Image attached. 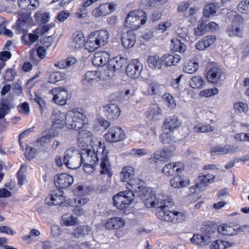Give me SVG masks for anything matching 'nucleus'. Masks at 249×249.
Returning a JSON list of instances; mask_svg holds the SVG:
<instances>
[{"mask_svg":"<svg viewBox=\"0 0 249 249\" xmlns=\"http://www.w3.org/2000/svg\"><path fill=\"white\" fill-rule=\"evenodd\" d=\"M143 184V182L138 178L130 179L126 184V187L129 190L128 192H132L134 194L138 193V196L145 200L146 205L150 204L152 207H156V216L161 220L174 223L186 220V216L184 213L168 210L173 204L172 198L162 193L154 194L150 189L145 188Z\"/></svg>","mask_w":249,"mask_h":249,"instance_id":"nucleus-1","label":"nucleus"},{"mask_svg":"<svg viewBox=\"0 0 249 249\" xmlns=\"http://www.w3.org/2000/svg\"><path fill=\"white\" fill-rule=\"evenodd\" d=\"M98 147L96 151L95 158L98 162H100V166L101 174L107 175L108 177L112 176L111 164L108 156L105 153V145L101 142H98Z\"/></svg>","mask_w":249,"mask_h":249,"instance_id":"nucleus-2","label":"nucleus"},{"mask_svg":"<svg viewBox=\"0 0 249 249\" xmlns=\"http://www.w3.org/2000/svg\"><path fill=\"white\" fill-rule=\"evenodd\" d=\"M125 63V59L121 57H116L112 59H108L107 68L108 72H101L100 70H97L94 71V79L97 77L100 79H104L106 77H112L114 75V72L118 70H120Z\"/></svg>","mask_w":249,"mask_h":249,"instance_id":"nucleus-3","label":"nucleus"},{"mask_svg":"<svg viewBox=\"0 0 249 249\" xmlns=\"http://www.w3.org/2000/svg\"><path fill=\"white\" fill-rule=\"evenodd\" d=\"M86 116L76 110H70L66 114L65 124L68 128L79 130L85 123Z\"/></svg>","mask_w":249,"mask_h":249,"instance_id":"nucleus-4","label":"nucleus"},{"mask_svg":"<svg viewBox=\"0 0 249 249\" xmlns=\"http://www.w3.org/2000/svg\"><path fill=\"white\" fill-rule=\"evenodd\" d=\"M63 162L69 169L78 168L80 167L79 152L71 148L67 149L64 154Z\"/></svg>","mask_w":249,"mask_h":249,"instance_id":"nucleus-5","label":"nucleus"},{"mask_svg":"<svg viewBox=\"0 0 249 249\" xmlns=\"http://www.w3.org/2000/svg\"><path fill=\"white\" fill-rule=\"evenodd\" d=\"M134 195L132 192H121L113 197V204L118 209H124L131 204Z\"/></svg>","mask_w":249,"mask_h":249,"instance_id":"nucleus-6","label":"nucleus"},{"mask_svg":"<svg viewBox=\"0 0 249 249\" xmlns=\"http://www.w3.org/2000/svg\"><path fill=\"white\" fill-rule=\"evenodd\" d=\"M243 24V19L241 16H235L232 20L231 25L228 26L226 33L230 37H242L243 34V28L242 25Z\"/></svg>","mask_w":249,"mask_h":249,"instance_id":"nucleus-7","label":"nucleus"},{"mask_svg":"<svg viewBox=\"0 0 249 249\" xmlns=\"http://www.w3.org/2000/svg\"><path fill=\"white\" fill-rule=\"evenodd\" d=\"M53 95V100L57 105H64L66 104L67 100L69 99L67 90L66 89L59 87L50 90Z\"/></svg>","mask_w":249,"mask_h":249,"instance_id":"nucleus-8","label":"nucleus"},{"mask_svg":"<svg viewBox=\"0 0 249 249\" xmlns=\"http://www.w3.org/2000/svg\"><path fill=\"white\" fill-rule=\"evenodd\" d=\"M63 192L60 190H53L45 200V203L50 206L60 205L65 201Z\"/></svg>","mask_w":249,"mask_h":249,"instance_id":"nucleus-9","label":"nucleus"},{"mask_svg":"<svg viewBox=\"0 0 249 249\" xmlns=\"http://www.w3.org/2000/svg\"><path fill=\"white\" fill-rule=\"evenodd\" d=\"M142 70V66L138 59H134L127 66L126 73L132 79L137 78Z\"/></svg>","mask_w":249,"mask_h":249,"instance_id":"nucleus-10","label":"nucleus"},{"mask_svg":"<svg viewBox=\"0 0 249 249\" xmlns=\"http://www.w3.org/2000/svg\"><path fill=\"white\" fill-rule=\"evenodd\" d=\"M107 141L111 142H116L124 139V133L119 127H112L105 135Z\"/></svg>","mask_w":249,"mask_h":249,"instance_id":"nucleus-11","label":"nucleus"},{"mask_svg":"<svg viewBox=\"0 0 249 249\" xmlns=\"http://www.w3.org/2000/svg\"><path fill=\"white\" fill-rule=\"evenodd\" d=\"M72 176L62 173L54 177V184L58 189H64L69 187L73 182Z\"/></svg>","mask_w":249,"mask_h":249,"instance_id":"nucleus-12","label":"nucleus"},{"mask_svg":"<svg viewBox=\"0 0 249 249\" xmlns=\"http://www.w3.org/2000/svg\"><path fill=\"white\" fill-rule=\"evenodd\" d=\"M92 187L91 186L79 185L74 191V194L78 196L82 195H87L92 191ZM75 202L80 205H85L89 201V199L87 197H78L75 198Z\"/></svg>","mask_w":249,"mask_h":249,"instance_id":"nucleus-13","label":"nucleus"},{"mask_svg":"<svg viewBox=\"0 0 249 249\" xmlns=\"http://www.w3.org/2000/svg\"><path fill=\"white\" fill-rule=\"evenodd\" d=\"M147 118L151 121H157L160 119L162 116V110L156 104H151L145 112Z\"/></svg>","mask_w":249,"mask_h":249,"instance_id":"nucleus-14","label":"nucleus"},{"mask_svg":"<svg viewBox=\"0 0 249 249\" xmlns=\"http://www.w3.org/2000/svg\"><path fill=\"white\" fill-rule=\"evenodd\" d=\"M142 10H138L132 11L129 13L127 16L124 24L126 27L133 29H137L139 28V24H137V18L140 15H142Z\"/></svg>","mask_w":249,"mask_h":249,"instance_id":"nucleus-15","label":"nucleus"},{"mask_svg":"<svg viewBox=\"0 0 249 249\" xmlns=\"http://www.w3.org/2000/svg\"><path fill=\"white\" fill-rule=\"evenodd\" d=\"M105 115L109 120H115L121 113V110L118 106L115 104H109L104 107Z\"/></svg>","mask_w":249,"mask_h":249,"instance_id":"nucleus-16","label":"nucleus"},{"mask_svg":"<svg viewBox=\"0 0 249 249\" xmlns=\"http://www.w3.org/2000/svg\"><path fill=\"white\" fill-rule=\"evenodd\" d=\"M121 40L122 44L125 48H131L136 43V35L132 31L124 32L122 34Z\"/></svg>","mask_w":249,"mask_h":249,"instance_id":"nucleus-17","label":"nucleus"},{"mask_svg":"<svg viewBox=\"0 0 249 249\" xmlns=\"http://www.w3.org/2000/svg\"><path fill=\"white\" fill-rule=\"evenodd\" d=\"M184 169L181 162H175L167 164L162 169V172L167 176H173L175 173H179Z\"/></svg>","mask_w":249,"mask_h":249,"instance_id":"nucleus-18","label":"nucleus"},{"mask_svg":"<svg viewBox=\"0 0 249 249\" xmlns=\"http://www.w3.org/2000/svg\"><path fill=\"white\" fill-rule=\"evenodd\" d=\"M94 37L95 38V44L97 46L96 47L97 49L107 44L108 42L109 34L107 31L102 30L94 32Z\"/></svg>","mask_w":249,"mask_h":249,"instance_id":"nucleus-19","label":"nucleus"},{"mask_svg":"<svg viewBox=\"0 0 249 249\" xmlns=\"http://www.w3.org/2000/svg\"><path fill=\"white\" fill-rule=\"evenodd\" d=\"M124 224V220L123 218L115 216L108 219L105 224V227L108 230L118 229L123 227Z\"/></svg>","mask_w":249,"mask_h":249,"instance_id":"nucleus-20","label":"nucleus"},{"mask_svg":"<svg viewBox=\"0 0 249 249\" xmlns=\"http://www.w3.org/2000/svg\"><path fill=\"white\" fill-rule=\"evenodd\" d=\"M66 114L61 112L57 109L53 110L52 115V120L54 125L58 124L57 127L61 128L65 124Z\"/></svg>","mask_w":249,"mask_h":249,"instance_id":"nucleus-21","label":"nucleus"},{"mask_svg":"<svg viewBox=\"0 0 249 249\" xmlns=\"http://www.w3.org/2000/svg\"><path fill=\"white\" fill-rule=\"evenodd\" d=\"M85 42L84 34L81 31L74 33L72 35L71 44L72 48L76 49L81 48Z\"/></svg>","mask_w":249,"mask_h":249,"instance_id":"nucleus-22","label":"nucleus"},{"mask_svg":"<svg viewBox=\"0 0 249 249\" xmlns=\"http://www.w3.org/2000/svg\"><path fill=\"white\" fill-rule=\"evenodd\" d=\"M181 57L178 54H165L162 56L161 63L167 67L176 65L180 60Z\"/></svg>","mask_w":249,"mask_h":249,"instance_id":"nucleus-23","label":"nucleus"},{"mask_svg":"<svg viewBox=\"0 0 249 249\" xmlns=\"http://www.w3.org/2000/svg\"><path fill=\"white\" fill-rule=\"evenodd\" d=\"M109 54L106 52L94 53V66L102 67L108 62Z\"/></svg>","mask_w":249,"mask_h":249,"instance_id":"nucleus-24","label":"nucleus"},{"mask_svg":"<svg viewBox=\"0 0 249 249\" xmlns=\"http://www.w3.org/2000/svg\"><path fill=\"white\" fill-rule=\"evenodd\" d=\"M181 123L178 118L175 115L167 117L164 122L163 126L164 129H168L172 131L180 125Z\"/></svg>","mask_w":249,"mask_h":249,"instance_id":"nucleus-25","label":"nucleus"},{"mask_svg":"<svg viewBox=\"0 0 249 249\" xmlns=\"http://www.w3.org/2000/svg\"><path fill=\"white\" fill-rule=\"evenodd\" d=\"M221 71L220 69L213 67L207 73V78L209 82L216 84L220 81Z\"/></svg>","mask_w":249,"mask_h":249,"instance_id":"nucleus-26","label":"nucleus"},{"mask_svg":"<svg viewBox=\"0 0 249 249\" xmlns=\"http://www.w3.org/2000/svg\"><path fill=\"white\" fill-rule=\"evenodd\" d=\"M184 41L181 40L178 38H174L171 40L170 48L174 52L183 53L186 50V47L184 42Z\"/></svg>","mask_w":249,"mask_h":249,"instance_id":"nucleus-27","label":"nucleus"},{"mask_svg":"<svg viewBox=\"0 0 249 249\" xmlns=\"http://www.w3.org/2000/svg\"><path fill=\"white\" fill-rule=\"evenodd\" d=\"M80 154V166L83 163L91 162L93 160V151L89 148L81 150Z\"/></svg>","mask_w":249,"mask_h":249,"instance_id":"nucleus-28","label":"nucleus"},{"mask_svg":"<svg viewBox=\"0 0 249 249\" xmlns=\"http://www.w3.org/2000/svg\"><path fill=\"white\" fill-rule=\"evenodd\" d=\"M192 242L198 246H204L208 244L210 241V237L208 235V233L206 234H194L193 237L191 239Z\"/></svg>","mask_w":249,"mask_h":249,"instance_id":"nucleus-29","label":"nucleus"},{"mask_svg":"<svg viewBox=\"0 0 249 249\" xmlns=\"http://www.w3.org/2000/svg\"><path fill=\"white\" fill-rule=\"evenodd\" d=\"M28 17L26 16H21L18 18L16 23L17 24V30L19 33H26L28 31L29 25L27 22Z\"/></svg>","mask_w":249,"mask_h":249,"instance_id":"nucleus-30","label":"nucleus"},{"mask_svg":"<svg viewBox=\"0 0 249 249\" xmlns=\"http://www.w3.org/2000/svg\"><path fill=\"white\" fill-rule=\"evenodd\" d=\"M171 186L175 188H180L185 187L189 184L188 180H184L181 176H176L170 179Z\"/></svg>","mask_w":249,"mask_h":249,"instance_id":"nucleus-31","label":"nucleus"},{"mask_svg":"<svg viewBox=\"0 0 249 249\" xmlns=\"http://www.w3.org/2000/svg\"><path fill=\"white\" fill-rule=\"evenodd\" d=\"M134 176V169L130 166L124 167L120 174L121 180L123 182L129 181Z\"/></svg>","mask_w":249,"mask_h":249,"instance_id":"nucleus-32","label":"nucleus"},{"mask_svg":"<svg viewBox=\"0 0 249 249\" xmlns=\"http://www.w3.org/2000/svg\"><path fill=\"white\" fill-rule=\"evenodd\" d=\"M90 229L88 226H80L75 229L71 233V235L74 238H81L89 233Z\"/></svg>","mask_w":249,"mask_h":249,"instance_id":"nucleus-33","label":"nucleus"},{"mask_svg":"<svg viewBox=\"0 0 249 249\" xmlns=\"http://www.w3.org/2000/svg\"><path fill=\"white\" fill-rule=\"evenodd\" d=\"M160 89V85L156 83L149 84L147 89L142 90V94L144 95L153 96L159 93Z\"/></svg>","mask_w":249,"mask_h":249,"instance_id":"nucleus-34","label":"nucleus"},{"mask_svg":"<svg viewBox=\"0 0 249 249\" xmlns=\"http://www.w3.org/2000/svg\"><path fill=\"white\" fill-rule=\"evenodd\" d=\"M198 68V64L196 61L189 60L184 63L183 71L185 73L192 74L196 71Z\"/></svg>","mask_w":249,"mask_h":249,"instance_id":"nucleus-35","label":"nucleus"},{"mask_svg":"<svg viewBox=\"0 0 249 249\" xmlns=\"http://www.w3.org/2000/svg\"><path fill=\"white\" fill-rule=\"evenodd\" d=\"M218 232L224 235L231 236L236 234V231L231 226L226 224H221L218 227Z\"/></svg>","mask_w":249,"mask_h":249,"instance_id":"nucleus-36","label":"nucleus"},{"mask_svg":"<svg viewBox=\"0 0 249 249\" xmlns=\"http://www.w3.org/2000/svg\"><path fill=\"white\" fill-rule=\"evenodd\" d=\"M190 86L193 89H200L203 88L204 82L200 76H194L189 81Z\"/></svg>","mask_w":249,"mask_h":249,"instance_id":"nucleus-37","label":"nucleus"},{"mask_svg":"<svg viewBox=\"0 0 249 249\" xmlns=\"http://www.w3.org/2000/svg\"><path fill=\"white\" fill-rule=\"evenodd\" d=\"M208 32L206 21L204 20H200L197 24V26L194 30V35L197 36H201Z\"/></svg>","mask_w":249,"mask_h":249,"instance_id":"nucleus-38","label":"nucleus"},{"mask_svg":"<svg viewBox=\"0 0 249 249\" xmlns=\"http://www.w3.org/2000/svg\"><path fill=\"white\" fill-rule=\"evenodd\" d=\"M108 3H106L101 4L98 8L94 10V16L96 17L104 16L110 13L108 8L110 7Z\"/></svg>","mask_w":249,"mask_h":249,"instance_id":"nucleus-39","label":"nucleus"},{"mask_svg":"<svg viewBox=\"0 0 249 249\" xmlns=\"http://www.w3.org/2000/svg\"><path fill=\"white\" fill-rule=\"evenodd\" d=\"M160 58L157 55L149 56L147 59L149 67L152 69H159L161 67V61H159Z\"/></svg>","mask_w":249,"mask_h":249,"instance_id":"nucleus-40","label":"nucleus"},{"mask_svg":"<svg viewBox=\"0 0 249 249\" xmlns=\"http://www.w3.org/2000/svg\"><path fill=\"white\" fill-rule=\"evenodd\" d=\"M17 72L15 70V66H13L11 68L6 69L5 73L2 75V78L5 81H13L17 75Z\"/></svg>","mask_w":249,"mask_h":249,"instance_id":"nucleus-41","label":"nucleus"},{"mask_svg":"<svg viewBox=\"0 0 249 249\" xmlns=\"http://www.w3.org/2000/svg\"><path fill=\"white\" fill-rule=\"evenodd\" d=\"M232 243L229 241L223 240H216L211 245L212 249H225L228 247H231Z\"/></svg>","mask_w":249,"mask_h":249,"instance_id":"nucleus-42","label":"nucleus"},{"mask_svg":"<svg viewBox=\"0 0 249 249\" xmlns=\"http://www.w3.org/2000/svg\"><path fill=\"white\" fill-rule=\"evenodd\" d=\"M93 3V0H85L83 7L80 9V13H77L76 16L79 18H84L88 14V7Z\"/></svg>","mask_w":249,"mask_h":249,"instance_id":"nucleus-43","label":"nucleus"},{"mask_svg":"<svg viewBox=\"0 0 249 249\" xmlns=\"http://www.w3.org/2000/svg\"><path fill=\"white\" fill-rule=\"evenodd\" d=\"M214 176L213 174H208L199 176L198 177V181L200 185H207L209 183L213 182Z\"/></svg>","mask_w":249,"mask_h":249,"instance_id":"nucleus-44","label":"nucleus"},{"mask_svg":"<svg viewBox=\"0 0 249 249\" xmlns=\"http://www.w3.org/2000/svg\"><path fill=\"white\" fill-rule=\"evenodd\" d=\"M213 127L209 124H198L194 127V130L196 133H204L213 131Z\"/></svg>","mask_w":249,"mask_h":249,"instance_id":"nucleus-45","label":"nucleus"},{"mask_svg":"<svg viewBox=\"0 0 249 249\" xmlns=\"http://www.w3.org/2000/svg\"><path fill=\"white\" fill-rule=\"evenodd\" d=\"M93 82V72L92 71H87L83 77L82 82L85 86H91Z\"/></svg>","mask_w":249,"mask_h":249,"instance_id":"nucleus-46","label":"nucleus"},{"mask_svg":"<svg viewBox=\"0 0 249 249\" xmlns=\"http://www.w3.org/2000/svg\"><path fill=\"white\" fill-rule=\"evenodd\" d=\"M237 9L240 13L249 14V0H242L237 6Z\"/></svg>","mask_w":249,"mask_h":249,"instance_id":"nucleus-47","label":"nucleus"},{"mask_svg":"<svg viewBox=\"0 0 249 249\" xmlns=\"http://www.w3.org/2000/svg\"><path fill=\"white\" fill-rule=\"evenodd\" d=\"M234 109L237 114H239L242 112L246 113L249 110V107L246 103L238 102L234 104Z\"/></svg>","mask_w":249,"mask_h":249,"instance_id":"nucleus-48","label":"nucleus"},{"mask_svg":"<svg viewBox=\"0 0 249 249\" xmlns=\"http://www.w3.org/2000/svg\"><path fill=\"white\" fill-rule=\"evenodd\" d=\"M216 13V6L213 3L207 4L203 11V15L205 17H209Z\"/></svg>","mask_w":249,"mask_h":249,"instance_id":"nucleus-49","label":"nucleus"},{"mask_svg":"<svg viewBox=\"0 0 249 249\" xmlns=\"http://www.w3.org/2000/svg\"><path fill=\"white\" fill-rule=\"evenodd\" d=\"M77 217L72 215L65 214L62 216L63 223L66 226L74 225L76 223Z\"/></svg>","mask_w":249,"mask_h":249,"instance_id":"nucleus-50","label":"nucleus"},{"mask_svg":"<svg viewBox=\"0 0 249 249\" xmlns=\"http://www.w3.org/2000/svg\"><path fill=\"white\" fill-rule=\"evenodd\" d=\"M64 77V74L58 71H54L52 73L49 79V82L55 83L56 82L61 81Z\"/></svg>","mask_w":249,"mask_h":249,"instance_id":"nucleus-51","label":"nucleus"},{"mask_svg":"<svg viewBox=\"0 0 249 249\" xmlns=\"http://www.w3.org/2000/svg\"><path fill=\"white\" fill-rule=\"evenodd\" d=\"M163 98L166 102V105L168 107L173 109L176 107L175 100L171 95L169 93L164 94Z\"/></svg>","mask_w":249,"mask_h":249,"instance_id":"nucleus-52","label":"nucleus"},{"mask_svg":"<svg viewBox=\"0 0 249 249\" xmlns=\"http://www.w3.org/2000/svg\"><path fill=\"white\" fill-rule=\"evenodd\" d=\"M148 151L144 148H133L129 152V155L135 157H142L148 154Z\"/></svg>","mask_w":249,"mask_h":249,"instance_id":"nucleus-53","label":"nucleus"},{"mask_svg":"<svg viewBox=\"0 0 249 249\" xmlns=\"http://www.w3.org/2000/svg\"><path fill=\"white\" fill-rule=\"evenodd\" d=\"M37 151V150L36 148L30 146L27 147L25 153L26 159L29 160H32L36 157Z\"/></svg>","mask_w":249,"mask_h":249,"instance_id":"nucleus-54","label":"nucleus"},{"mask_svg":"<svg viewBox=\"0 0 249 249\" xmlns=\"http://www.w3.org/2000/svg\"><path fill=\"white\" fill-rule=\"evenodd\" d=\"M11 111L10 107L5 103H2L0 105V119H4V117Z\"/></svg>","mask_w":249,"mask_h":249,"instance_id":"nucleus-55","label":"nucleus"},{"mask_svg":"<svg viewBox=\"0 0 249 249\" xmlns=\"http://www.w3.org/2000/svg\"><path fill=\"white\" fill-rule=\"evenodd\" d=\"M93 37V33L91 32L89 35V39L87 40L84 44L85 49L88 51L89 53L93 52V42L92 41L91 39Z\"/></svg>","mask_w":249,"mask_h":249,"instance_id":"nucleus-56","label":"nucleus"},{"mask_svg":"<svg viewBox=\"0 0 249 249\" xmlns=\"http://www.w3.org/2000/svg\"><path fill=\"white\" fill-rule=\"evenodd\" d=\"M27 37L29 38L30 42L31 43H35L38 38L39 36L38 35L35 33H30L28 34H26L25 33L21 37L22 40H25L28 43L26 39Z\"/></svg>","mask_w":249,"mask_h":249,"instance_id":"nucleus-57","label":"nucleus"},{"mask_svg":"<svg viewBox=\"0 0 249 249\" xmlns=\"http://www.w3.org/2000/svg\"><path fill=\"white\" fill-rule=\"evenodd\" d=\"M188 32L187 28H178L177 31V38L180 39L181 40L186 41Z\"/></svg>","mask_w":249,"mask_h":249,"instance_id":"nucleus-58","label":"nucleus"},{"mask_svg":"<svg viewBox=\"0 0 249 249\" xmlns=\"http://www.w3.org/2000/svg\"><path fill=\"white\" fill-rule=\"evenodd\" d=\"M218 93V90L216 88L206 89L200 92L201 95L206 97H211Z\"/></svg>","mask_w":249,"mask_h":249,"instance_id":"nucleus-59","label":"nucleus"},{"mask_svg":"<svg viewBox=\"0 0 249 249\" xmlns=\"http://www.w3.org/2000/svg\"><path fill=\"white\" fill-rule=\"evenodd\" d=\"M207 47L212 45L215 40V36L212 35L207 36L202 38Z\"/></svg>","mask_w":249,"mask_h":249,"instance_id":"nucleus-60","label":"nucleus"},{"mask_svg":"<svg viewBox=\"0 0 249 249\" xmlns=\"http://www.w3.org/2000/svg\"><path fill=\"white\" fill-rule=\"evenodd\" d=\"M171 25L172 23L169 21L162 22L158 25L157 30H158L161 33H163L167 29L170 28L171 26Z\"/></svg>","mask_w":249,"mask_h":249,"instance_id":"nucleus-61","label":"nucleus"},{"mask_svg":"<svg viewBox=\"0 0 249 249\" xmlns=\"http://www.w3.org/2000/svg\"><path fill=\"white\" fill-rule=\"evenodd\" d=\"M161 142L163 143H170L172 142V139L168 133H163L160 136Z\"/></svg>","mask_w":249,"mask_h":249,"instance_id":"nucleus-62","label":"nucleus"},{"mask_svg":"<svg viewBox=\"0 0 249 249\" xmlns=\"http://www.w3.org/2000/svg\"><path fill=\"white\" fill-rule=\"evenodd\" d=\"M236 140L241 142L249 141V133H240L235 135L234 137Z\"/></svg>","mask_w":249,"mask_h":249,"instance_id":"nucleus-63","label":"nucleus"},{"mask_svg":"<svg viewBox=\"0 0 249 249\" xmlns=\"http://www.w3.org/2000/svg\"><path fill=\"white\" fill-rule=\"evenodd\" d=\"M142 15H140L136 19H137V24H139V28L142 25H144L147 20V17L145 12L142 10Z\"/></svg>","mask_w":249,"mask_h":249,"instance_id":"nucleus-64","label":"nucleus"}]
</instances>
